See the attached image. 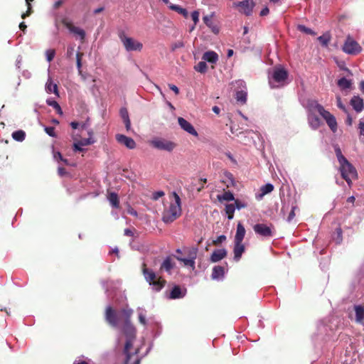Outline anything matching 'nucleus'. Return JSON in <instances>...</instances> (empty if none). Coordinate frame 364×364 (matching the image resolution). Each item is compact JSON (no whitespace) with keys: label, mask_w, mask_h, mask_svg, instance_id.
Masks as SVG:
<instances>
[{"label":"nucleus","mask_w":364,"mask_h":364,"mask_svg":"<svg viewBox=\"0 0 364 364\" xmlns=\"http://www.w3.org/2000/svg\"><path fill=\"white\" fill-rule=\"evenodd\" d=\"M123 333L127 337V341L125 343L124 348V354L125 355V360L124 364H129L132 356H136V360L134 361L135 364H139V359L137 358V350H135L133 353L131 352V349L133 348V341L135 338L136 336V328L132 324L131 322L124 323L122 328Z\"/></svg>","instance_id":"1"},{"label":"nucleus","mask_w":364,"mask_h":364,"mask_svg":"<svg viewBox=\"0 0 364 364\" xmlns=\"http://www.w3.org/2000/svg\"><path fill=\"white\" fill-rule=\"evenodd\" d=\"M308 109L311 112H318L326 121L330 129L335 133L337 131L338 124L336 117L316 100L308 102Z\"/></svg>","instance_id":"2"},{"label":"nucleus","mask_w":364,"mask_h":364,"mask_svg":"<svg viewBox=\"0 0 364 364\" xmlns=\"http://www.w3.org/2000/svg\"><path fill=\"white\" fill-rule=\"evenodd\" d=\"M174 202L171 203L168 208L164 209L162 213V220L165 223H171L179 218L181 215V202L179 196L173 193Z\"/></svg>","instance_id":"3"},{"label":"nucleus","mask_w":364,"mask_h":364,"mask_svg":"<svg viewBox=\"0 0 364 364\" xmlns=\"http://www.w3.org/2000/svg\"><path fill=\"white\" fill-rule=\"evenodd\" d=\"M142 273L146 281L152 286L155 291H159L165 287L166 281L161 277H157L152 269L146 267L145 263L142 264Z\"/></svg>","instance_id":"4"},{"label":"nucleus","mask_w":364,"mask_h":364,"mask_svg":"<svg viewBox=\"0 0 364 364\" xmlns=\"http://www.w3.org/2000/svg\"><path fill=\"white\" fill-rule=\"evenodd\" d=\"M289 76L288 71L281 65L275 66L269 77V82L272 88H279L287 84Z\"/></svg>","instance_id":"5"},{"label":"nucleus","mask_w":364,"mask_h":364,"mask_svg":"<svg viewBox=\"0 0 364 364\" xmlns=\"http://www.w3.org/2000/svg\"><path fill=\"white\" fill-rule=\"evenodd\" d=\"M118 37L122 43L125 50L130 51H141L143 48V44L132 37L126 36L122 30L118 31Z\"/></svg>","instance_id":"6"},{"label":"nucleus","mask_w":364,"mask_h":364,"mask_svg":"<svg viewBox=\"0 0 364 364\" xmlns=\"http://www.w3.org/2000/svg\"><path fill=\"white\" fill-rule=\"evenodd\" d=\"M340 171L342 178L347 182L349 186L352 184V179L357 178V171L348 160H346V163L340 164Z\"/></svg>","instance_id":"7"},{"label":"nucleus","mask_w":364,"mask_h":364,"mask_svg":"<svg viewBox=\"0 0 364 364\" xmlns=\"http://www.w3.org/2000/svg\"><path fill=\"white\" fill-rule=\"evenodd\" d=\"M149 144L154 149L168 152L172 151L177 146L175 142L161 137L154 138L149 141Z\"/></svg>","instance_id":"8"},{"label":"nucleus","mask_w":364,"mask_h":364,"mask_svg":"<svg viewBox=\"0 0 364 364\" xmlns=\"http://www.w3.org/2000/svg\"><path fill=\"white\" fill-rule=\"evenodd\" d=\"M342 50L352 55H356L362 51V47L350 36H348L342 47Z\"/></svg>","instance_id":"9"},{"label":"nucleus","mask_w":364,"mask_h":364,"mask_svg":"<svg viewBox=\"0 0 364 364\" xmlns=\"http://www.w3.org/2000/svg\"><path fill=\"white\" fill-rule=\"evenodd\" d=\"M185 252L188 258L176 257L177 260L183 262L186 266H189L193 269L195 268V259L198 254V248L196 247H188L185 249Z\"/></svg>","instance_id":"10"},{"label":"nucleus","mask_w":364,"mask_h":364,"mask_svg":"<svg viewBox=\"0 0 364 364\" xmlns=\"http://www.w3.org/2000/svg\"><path fill=\"white\" fill-rule=\"evenodd\" d=\"M253 230L256 234L264 237H271L273 236L275 230L273 225H267L264 223H258L254 225Z\"/></svg>","instance_id":"11"},{"label":"nucleus","mask_w":364,"mask_h":364,"mask_svg":"<svg viewBox=\"0 0 364 364\" xmlns=\"http://www.w3.org/2000/svg\"><path fill=\"white\" fill-rule=\"evenodd\" d=\"M255 3L252 0H244L233 3V7L237 8L239 12L246 16H250L252 13Z\"/></svg>","instance_id":"12"},{"label":"nucleus","mask_w":364,"mask_h":364,"mask_svg":"<svg viewBox=\"0 0 364 364\" xmlns=\"http://www.w3.org/2000/svg\"><path fill=\"white\" fill-rule=\"evenodd\" d=\"M105 320L112 327H117L119 317L117 311L112 307L107 306L105 311Z\"/></svg>","instance_id":"13"},{"label":"nucleus","mask_w":364,"mask_h":364,"mask_svg":"<svg viewBox=\"0 0 364 364\" xmlns=\"http://www.w3.org/2000/svg\"><path fill=\"white\" fill-rule=\"evenodd\" d=\"M62 23L73 33L78 36L82 41L85 38V32L83 29L75 26L72 22L68 21L66 18L62 20Z\"/></svg>","instance_id":"14"},{"label":"nucleus","mask_w":364,"mask_h":364,"mask_svg":"<svg viewBox=\"0 0 364 364\" xmlns=\"http://www.w3.org/2000/svg\"><path fill=\"white\" fill-rule=\"evenodd\" d=\"M116 140L119 144L124 145L129 149H133L136 147V142L132 138L128 137L124 134H117Z\"/></svg>","instance_id":"15"},{"label":"nucleus","mask_w":364,"mask_h":364,"mask_svg":"<svg viewBox=\"0 0 364 364\" xmlns=\"http://www.w3.org/2000/svg\"><path fill=\"white\" fill-rule=\"evenodd\" d=\"M178 122L180 127L186 132H187L188 134L198 136V132L193 127V126L188 122L186 119H185L183 117H178Z\"/></svg>","instance_id":"16"},{"label":"nucleus","mask_w":364,"mask_h":364,"mask_svg":"<svg viewBox=\"0 0 364 364\" xmlns=\"http://www.w3.org/2000/svg\"><path fill=\"white\" fill-rule=\"evenodd\" d=\"M228 252L225 249H218L213 251L210 255V261L212 262H218L224 259L227 256Z\"/></svg>","instance_id":"17"},{"label":"nucleus","mask_w":364,"mask_h":364,"mask_svg":"<svg viewBox=\"0 0 364 364\" xmlns=\"http://www.w3.org/2000/svg\"><path fill=\"white\" fill-rule=\"evenodd\" d=\"M350 105L356 112H360L364 109L363 100L359 96H354L350 100Z\"/></svg>","instance_id":"18"},{"label":"nucleus","mask_w":364,"mask_h":364,"mask_svg":"<svg viewBox=\"0 0 364 364\" xmlns=\"http://www.w3.org/2000/svg\"><path fill=\"white\" fill-rule=\"evenodd\" d=\"M273 190L274 186L272 183H267L260 187L259 193H256L255 198L257 200H260L265 195L271 193Z\"/></svg>","instance_id":"19"},{"label":"nucleus","mask_w":364,"mask_h":364,"mask_svg":"<svg viewBox=\"0 0 364 364\" xmlns=\"http://www.w3.org/2000/svg\"><path fill=\"white\" fill-rule=\"evenodd\" d=\"M235 246L233 249L234 259L237 262L240 259L242 253L245 252V247L242 242H234Z\"/></svg>","instance_id":"20"},{"label":"nucleus","mask_w":364,"mask_h":364,"mask_svg":"<svg viewBox=\"0 0 364 364\" xmlns=\"http://www.w3.org/2000/svg\"><path fill=\"white\" fill-rule=\"evenodd\" d=\"M212 15L211 16H205L203 18V22L205 24L211 29L212 32L215 34H218L220 31L218 26L213 23L212 21Z\"/></svg>","instance_id":"21"},{"label":"nucleus","mask_w":364,"mask_h":364,"mask_svg":"<svg viewBox=\"0 0 364 364\" xmlns=\"http://www.w3.org/2000/svg\"><path fill=\"white\" fill-rule=\"evenodd\" d=\"M107 200H109L111 205L114 208H119V198L118 194L114 192H110L107 194Z\"/></svg>","instance_id":"22"},{"label":"nucleus","mask_w":364,"mask_h":364,"mask_svg":"<svg viewBox=\"0 0 364 364\" xmlns=\"http://www.w3.org/2000/svg\"><path fill=\"white\" fill-rule=\"evenodd\" d=\"M245 229L244 226L240 223H239L237 225V231H236V234L235 236L234 242H238V243L242 242V240L245 237Z\"/></svg>","instance_id":"23"},{"label":"nucleus","mask_w":364,"mask_h":364,"mask_svg":"<svg viewBox=\"0 0 364 364\" xmlns=\"http://www.w3.org/2000/svg\"><path fill=\"white\" fill-rule=\"evenodd\" d=\"M202 59L211 63H215L218 60V55L214 51H207L203 53Z\"/></svg>","instance_id":"24"},{"label":"nucleus","mask_w":364,"mask_h":364,"mask_svg":"<svg viewBox=\"0 0 364 364\" xmlns=\"http://www.w3.org/2000/svg\"><path fill=\"white\" fill-rule=\"evenodd\" d=\"M185 294L182 291L181 287L178 285L173 287L170 292L168 298L171 299H180L183 297Z\"/></svg>","instance_id":"25"},{"label":"nucleus","mask_w":364,"mask_h":364,"mask_svg":"<svg viewBox=\"0 0 364 364\" xmlns=\"http://www.w3.org/2000/svg\"><path fill=\"white\" fill-rule=\"evenodd\" d=\"M225 269L222 266H215L213 269L211 278L213 279H218L224 276Z\"/></svg>","instance_id":"26"},{"label":"nucleus","mask_w":364,"mask_h":364,"mask_svg":"<svg viewBox=\"0 0 364 364\" xmlns=\"http://www.w3.org/2000/svg\"><path fill=\"white\" fill-rule=\"evenodd\" d=\"M355 311V321L358 323H361L364 320V306L361 305H356L354 306Z\"/></svg>","instance_id":"27"},{"label":"nucleus","mask_w":364,"mask_h":364,"mask_svg":"<svg viewBox=\"0 0 364 364\" xmlns=\"http://www.w3.org/2000/svg\"><path fill=\"white\" fill-rule=\"evenodd\" d=\"M309 126L314 130L317 129L321 124V119L316 115H310L308 118Z\"/></svg>","instance_id":"28"},{"label":"nucleus","mask_w":364,"mask_h":364,"mask_svg":"<svg viewBox=\"0 0 364 364\" xmlns=\"http://www.w3.org/2000/svg\"><path fill=\"white\" fill-rule=\"evenodd\" d=\"M46 90L48 93L53 92V93L58 95V86L56 84L53 82L51 77H49L46 82Z\"/></svg>","instance_id":"29"},{"label":"nucleus","mask_w":364,"mask_h":364,"mask_svg":"<svg viewBox=\"0 0 364 364\" xmlns=\"http://www.w3.org/2000/svg\"><path fill=\"white\" fill-rule=\"evenodd\" d=\"M174 267V264L172 262L169 257H166L161 265V269L165 270L169 272Z\"/></svg>","instance_id":"30"},{"label":"nucleus","mask_w":364,"mask_h":364,"mask_svg":"<svg viewBox=\"0 0 364 364\" xmlns=\"http://www.w3.org/2000/svg\"><path fill=\"white\" fill-rule=\"evenodd\" d=\"M168 8L172 10V11H176L178 12V14H181L183 16H184L185 18H187L188 16V13L187 11V10L186 9H183L182 7H181L180 6L178 5H176V4H170L168 5Z\"/></svg>","instance_id":"31"},{"label":"nucleus","mask_w":364,"mask_h":364,"mask_svg":"<svg viewBox=\"0 0 364 364\" xmlns=\"http://www.w3.org/2000/svg\"><path fill=\"white\" fill-rule=\"evenodd\" d=\"M120 314L124 318V323L131 322L130 318L133 314V311L131 309H122L120 311Z\"/></svg>","instance_id":"32"},{"label":"nucleus","mask_w":364,"mask_h":364,"mask_svg":"<svg viewBox=\"0 0 364 364\" xmlns=\"http://www.w3.org/2000/svg\"><path fill=\"white\" fill-rule=\"evenodd\" d=\"M331 39V35L329 33H326L318 38V41L324 47H327L328 46V43H330Z\"/></svg>","instance_id":"33"},{"label":"nucleus","mask_w":364,"mask_h":364,"mask_svg":"<svg viewBox=\"0 0 364 364\" xmlns=\"http://www.w3.org/2000/svg\"><path fill=\"white\" fill-rule=\"evenodd\" d=\"M12 137L17 141H23L26 137V133L23 130L15 131L12 133Z\"/></svg>","instance_id":"34"},{"label":"nucleus","mask_w":364,"mask_h":364,"mask_svg":"<svg viewBox=\"0 0 364 364\" xmlns=\"http://www.w3.org/2000/svg\"><path fill=\"white\" fill-rule=\"evenodd\" d=\"M207 64L203 60L194 66V70L200 73H205L207 72Z\"/></svg>","instance_id":"35"},{"label":"nucleus","mask_w":364,"mask_h":364,"mask_svg":"<svg viewBox=\"0 0 364 364\" xmlns=\"http://www.w3.org/2000/svg\"><path fill=\"white\" fill-rule=\"evenodd\" d=\"M235 98L238 102L244 105L247 102V92L242 90L238 91L236 92Z\"/></svg>","instance_id":"36"},{"label":"nucleus","mask_w":364,"mask_h":364,"mask_svg":"<svg viewBox=\"0 0 364 364\" xmlns=\"http://www.w3.org/2000/svg\"><path fill=\"white\" fill-rule=\"evenodd\" d=\"M218 198L220 201H232L235 200L234 195L230 191H225L222 196H218Z\"/></svg>","instance_id":"37"},{"label":"nucleus","mask_w":364,"mask_h":364,"mask_svg":"<svg viewBox=\"0 0 364 364\" xmlns=\"http://www.w3.org/2000/svg\"><path fill=\"white\" fill-rule=\"evenodd\" d=\"M338 85L342 89H348L351 86V81L342 77L338 80Z\"/></svg>","instance_id":"38"},{"label":"nucleus","mask_w":364,"mask_h":364,"mask_svg":"<svg viewBox=\"0 0 364 364\" xmlns=\"http://www.w3.org/2000/svg\"><path fill=\"white\" fill-rule=\"evenodd\" d=\"M235 207L234 204H227L225 205V213L228 215V218L232 220L234 217Z\"/></svg>","instance_id":"39"},{"label":"nucleus","mask_w":364,"mask_h":364,"mask_svg":"<svg viewBox=\"0 0 364 364\" xmlns=\"http://www.w3.org/2000/svg\"><path fill=\"white\" fill-rule=\"evenodd\" d=\"M335 152L339 164L341 163H346V160L348 159L343 155L341 150L339 147L335 149Z\"/></svg>","instance_id":"40"},{"label":"nucleus","mask_w":364,"mask_h":364,"mask_svg":"<svg viewBox=\"0 0 364 364\" xmlns=\"http://www.w3.org/2000/svg\"><path fill=\"white\" fill-rule=\"evenodd\" d=\"M47 104L51 107H53L58 114H63V111H62V109L60 107V106L59 105V104L55 101V100H52V101H50V100H47Z\"/></svg>","instance_id":"41"},{"label":"nucleus","mask_w":364,"mask_h":364,"mask_svg":"<svg viewBox=\"0 0 364 364\" xmlns=\"http://www.w3.org/2000/svg\"><path fill=\"white\" fill-rule=\"evenodd\" d=\"M298 30L301 32H303L304 33L309 34L311 36L316 35V33L313 30H311L309 28H307L306 26H305L304 25H299Z\"/></svg>","instance_id":"42"},{"label":"nucleus","mask_w":364,"mask_h":364,"mask_svg":"<svg viewBox=\"0 0 364 364\" xmlns=\"http://www.w3.org/2000/svg\"><path fill=\"white\" fill-rule=\"evenodd\" d=\"M95 141L94 139H92V137L84 138V139H82L80 141H78L79 144L82 146L92 144L95 143Z\"/></svg>","instance_id":"43"},{"label":"nucleus","mask_w":364,"mask_h":364,"mask_svg":"<svg viewBox=\"0 0 364 364\" xmlns=\"http://www.w3.org/2000/svg\"><path fill=\"white\" fill-rule=\"evenodd\" d=\"M27 6V11L25 13H23L21 15L22 18H26L27 16H29L32 13V6L30 1H26Z\"/></svg>","instance_id":"44"},{"label":"nucleus","mask_w":364,"mask_h":364,"mask_svg":"<svg viewBox=\"0 0 364 364\" xmlns=\"http://www.w3.org/2000/svg\"><path fill=\"white\" fill-rule=\"evenodd\" d=\"M234 201H235V204H234L235 207V208H237L238 210L245 208L247 206V203L240 200L239 199H235Z\"/></svg>","instance_id":"45"},{"label":"nucleus","mask_w":364,"mask_h":364,"mask_svg":"<svg viewBox=\"0 0 364 364\" xmlns=\"http://www.w3.org/2000/svg\"><path fill=\"white\" fill-rule=\"evenodd\" d=\"M46 54L47 60L48 62H50L53 60V58L55 57V51L53 49H49V50H46Z\"/></svg>","instance_id":"46"},{"label":"nucleus","mask_w":364,"mask_h":364,"mask_svg":"<svg viewBox=\"0 0 364 364\" xmlns=\"http://www.w3.org/2000/svg\"><path fill=\"white\" fill-rule=\"evenodd\" d=\"M83 56V53L80 52H77L76 54V60H77V67L78 68L79 72H81L82 63L81 60Z\"/></svg>","instance_id":"47"},{"label":"nucleus","mask_w":364,"mask_h":364,"mask_svg":"<svg viewBox=\"0 0 364 364\" xmlns=\"http://www.w3.org/2000/svg\"><path fill=\"white\" fill-rule=\"evenodd\" d=\"M183 47H184V43L182 41H178L171 45V50L175 51L176 49Z\"/></svg>","instance_id":"48"},{"label":"nucleus","mask_w":364,"mask_h":364,"mask_svg":"<svg viewBox=\"0 0 364 364\" xmlns=\"http://www.w3.org/2000/svg\"><path fill=\"white\" fill-rule=\"evenodd\" d=\"M120 116L122 118L123 121L129 119L128 111L126 108L123 107L120 109Z\"/></svg>","instance_id":"49"},{"label":"nucleus","mask_w":364,"mask_h":364,"mask_svg":"<svg viewBox=\"0 0 364 364\" xmlns=\"http://www.w3.org/2000/svg\"><path fill=\"white\" fill-rule=\"evenodd\" d=\"M165 195L163 191H159L153 193L151 198L154 200H157L161 197H163Z\"/></svg>","instance_id":"50"},{"label":"nucleus","mask_w":364,"mask_h":364,"mask_svg":"<svg viewBox=\"0 0 364 364\" xmlns=\"http://www.w3.org/2000/svg\"><path fill=\"white\" fill-rule=\"evenodd\" d=\"M46 134H48L49 136L55 137L56 134L55 132V128L53 127H46L44 129Z\"/></svg>","instance_id":"51"},{"label":"nucleus","mask_w":364,"mask_h":364,"mask_svg":"<svg viewBox=\"0 0 364 364\" xmlns=\"http://www.w3.org/2000/svg\"><path fill=\"white\" fill-rule=\"evenodd\" d=\"M226 240V237L223 235L218 236L216 240L213 241V245H218Z\"/></svg>","instance_id":"52"},{"label":"nucleus","mask_w":364,"mask_h":364,"mask_svg":"<svg viewBox=\"0 0 364 364\" xmlns=\"http://www.w3.org/2000/svg\"><path fill=\"white\" fill-rule=\"evenodd\" d=\"M336 102H337V106L338 108H340L341 109L347 112V109H346L345 105L342 103L341 98L340 96L336 97Z\"/></svg>","instance_id":"53"},{"label":"nucleus","mask_w":364,"mask_h":364,"mask_svg":"<svg viewBox=\"0 0 364 364\" xmlns=\"http://www.w3.org/2000/svg\"><path fill=\"white\" fill-rule=\"evenodd\" d=\"M192 20L194 22V24L196 25L199 21V12L198 11H194L191 14Z\"/></svg>","instance_id":"54"},{"label":"nucleus","mask_w":364,"mask_h":364,"mask_svg":"<svg viewBox=\"0 0 364 364\" xmlns=\"http://www.w3.org/2000/svg\"><path fill=\"white\" fill-rule=\"evenodd\" d=\"M295 209H296V207H292V208L288 215V218H287L288 222L291 221L294 219V218L295 217Z\"/></svg>","instance_id":"55"},{"label":"nucleus","mask_w":364,"mask_h":364,"mask_svg":"<svg viewBox=\"0 0 364 364\" xmlns=\"http://www.w3.org/2000/svg\"><path fill=\"white\" fill-rule=\"evenodd\" d=\"M82 146L79 144V142H75L73 144V150L74 151H83L85 149L81 147Z\"/></svg>","instance_id":"56"},{"label":"nucleus","mask_w":364,"mask_h":364,"mask_svg":"<svg viewBox=\"0 0 364 364\" xmlns=\"http://www.w3.org/2000/svg\"><path fill=\"white\" fill-rule=\"evenodd\" d=\"M58 173L59 174V176H63L67 173V172H66L65 168H64L63 167H58Z\"/></svg>","instance_id":"57"},{"label":"nucleus","mask_w":364,"mask_h":364,"mask_svg":"<svg viewBox=\"0 0 364 364\" xmlns=\"http://www.w3.org/2000/svg\"><path fill=\"white\" fill-rule=\"evenodd\" d=\"M168 87L169 88L173 90L176 95H178L179 93V89L178 88L177 86H176L175 85H173V84H169L168 85Z\"/></svg>","instance_id":"58"},{"label":"nucleus","mask_w":364,"mask_h":364,"mask_svg":"<svg viewBox=\"0 0 364 364\" xmlns=\"http://www.w3.org/2000/svg\"><path fill=\"white\" fill-rule=\"evenodd\" d=\"M54 159L57 161L63 160V157L61 153L59 151L54 153Z\"/></svg>","instance_id":"59"},{"label":"nucleus","mask_w":364,"mask_h":364,"mask_svg":"<svg viewBox=\"0 0 364 364\" xmlns=\"http://www.w3.org/2000/svg\"><path fill=\"white\" fill-rule=\"evenodd\" d=\"M358 128L360 129V134L364 136V122H360Z\"/></svg>","instance_id":"60"},{"label":"nucleus","mask_w":364,"mask_h":364,"mask_svg":"<svg viewBox=\"0 0 364 364\" xmlns=\"http://www.w3.org/2000/svg\"><path fill=\"white\" fill-rule=\"evenodd\" d=\"M139 322L141 324L146 325V318H145V316L142 314H139Z\"/></svg>","instance_id":"61"},{"label":"nucleus","mask_w":364,"mask_h":364,"mask_svg":"<svg viewBox=\"0 0 364 364\" xmlns=\"http://www.w3.org/2000/svg\"><path fill=\"white\" fill-rule=\"evenodd\" d=\"M127 131H129L131 129V121L129 119L124 121Z\"/></svg>","instance_id":"62"},{"label":"nucleus","mask_w":364,"mask_h":364,"mask_svg":"<svg viewBox=\"0 0 364 364\" xmlns=\"http://www.w3.org/2000/svg\"><path fill=\"white\" fill-rule=\"evenodd\" d=\"M269 12V10L268 7H264L261 11H260V16H267Z\"/></svg>","instance_id":"63"},{"label":"nucleus","mask_w":364,"mask_h":364,"mask_svg":"<svg viewBox=\"0 0 364 364\" xmlns=\"http://www.w3.org/2000/svg\"><path fill=\"white\" fill-rule=\"evenodd\" d=\"M19 28L23 32L25 33L26 28H27V26L26 25L25 22H21L19 24Z\"/></svg>","instance_id":"64"}]
</instances>
